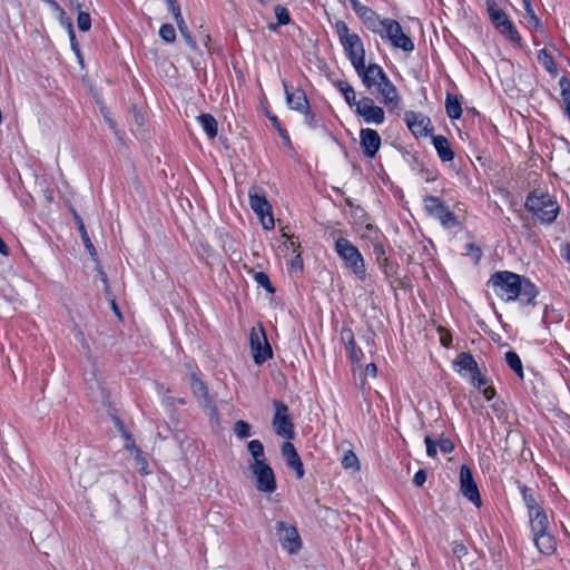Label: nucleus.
I'll return each mask as SVG.
<instances>
[{
    "instance_id": "22",
    "label": "nucleus",
    "mask_w": 570,
    "mask_h": 570,
    "mask_svg": "<svg viewBox=\"0 0 570 570\" xmlns=\"http://www.w3.org/2000/svg\"><path fill=\"white\" fill-rule=\"evenodd\" d=\"M286 100L287 104L291 106L292 109L304 111L308 109V100L306 98V95L303 90L296 89L295 91H289L287 83L283 81Z\"/></svg>"
},
{
    "instance_id": "63",
    "label": "nucleus",
    "mask_w": 570,
    "mask_h": 570,
    "mask_svg": "<svg viewBox=\"0 0 570 570\" xmlns=\"http://www.w3.org/2000/svg\"><path fill=\"white\" fill-rule=\"evenodd\" d=\"M561 256L562 258L570 263V244H566L564 246H562Z\"/></svg>"
},
{
    "instance_id": "55",
    "label": "nucleus",
    "mask_w": 570,
    "mask_h": 570,
    "mask_svg": "<svg viewBox=\"0 0 570 570\" xmlns=\"http://www.w3.org/2000/svg\"><path fill=\"white\" fill-rule=\"evenodd\" d=\"M342 335V340L345 342L346 345L348 344H352L353 341H354V334L352 332V330L350 328H344L341 333Z\"/></svg>"
},
{
    "instance_id": "29",
    "label": "nucleus",
    "mask_w": 570,
    "mask_h": 570,
    "mask_svg": "<svg viewBox=\"0 0 570 570\" xmlns=\"http://www.w3.org/2000/svg\"><path fill=\"white\" fill-rule=\"evenodd\" d=\"M454 363L459 365L461 368L471 372L472 374L480 375L478 363L469 353H460Z\"/></svg>"
},
{
    "instance_id": "2",
    "label": "nucleus",
    "mask_w": 570,
    "mask_h": 570,
    "mask_svg": "<svg viewBox=\"0 0 570 570\" xmlns=\"http://www.w3.org/2000/svg\"><path fill=\"white\" fill-rule=\"evenodd\" d=\"M524 206L533 217L544 224L553 223L559 214L556 198L540 189L529 193Z\"/></svg>"
},
{
    "instance_id": "47",
    "label": "nucleus",
    "mask_w": 570,
    "mask_h": 570,
    "mask_svg": "<svg viewBox=\"0 0 570 570\" xmlns=\"http://www.w3.org/2000/svg\"><path fill=\"white\" fill-rule=\"evenodd\" d=\"M169 11L173 13L175 21H181L184 18L180 12V6L176 0H170L167 2Z\"/></svg>"
},
{
    "instance_id": "57",
    "label": "nucleus",
    "mask_w": 570,
    "mask_h": 570,
    "mask_svg": "<svg viewBox=\"0 0 570 570\" xmlns=\"http://www.w3.org/2000/svg\"><path fill=\"white\" fill-rule=\"evenodd\" d=\"M98 276L99 278L101 279V282L104 283L105 285V292L107 294H109V285H108V277H107V274L102 271L101 267L98 268Z\"/></svg>"
},
{
    "instance_id": "59",
    "label": "nucleus",
    "mask_w": 570,
    "mask_h": 570,
    "mask_svg": "<svg viewBox=\"0 0 570 570\" xmlns=\"http://www.w3.org/2000/svg\"><path fill=\"white\" fill-rule=\"evenodd\" d=\"M452 342L451 335L448 332H441V343L443 346L449 347Z\"/></svg>"
},
{
    "instance_id": "7",
    "label": "nucleus",
    "mask_w": 570,
    "mask_h": 570,
    "mask_svg": "<svg viewBox=\"0 0 570 570\" xmlns=\"http://www.w3.org/2000/svg\"><path fill=\"white\" fill-rule=\"evenodd\" d=\"M249 205L253 212L259 217L263 227L265 229H273L275 220L272 215V206L265 195L253 188L249 190Z\"/></svg>"
},
{
    "instance_id": "31",
    "label": "nucleus",
    "mask_w": 570,
    "mask_h": 570,
    "mask_svg": "<svg viewBox=\"0 0 570 570\" xmlns=\"http://www.w3.org/2000/svg\"><path fill=\"white\" fill-rule=\"evenodd\" d=\"M373 254L375 256V259L380 267L383 269L384 274L390 277V271H387V267H390L389 258L385 255V249L381 243H374L373 245Z\"/></svg>"
},
{
    "instance_id": "33",
    "label": "nucleus",
    "mask_w": 570,
    "mask_h": 570,
    "mask_svg": "<svg viewBox=\"0 0 570 570\" xmlns=\"http://www.w3.org/2000/svg\"><path fill=\"white\" fill-rule=\"evenodd\" d=\"M538 61L539 63H541L543 66V68L554 75L557 73V66L554 63V60L552 58V56L548 52L547 49H541L539 52H538Z\"/></svg>"
},
{
    "instance_id": "50",
    "label": "nucleus",
    "mask_w": 570,
    "mask_h": 570,
    "mask_svg": "<svg viewBox=\"0 0 570 570\" xmlns=\"http://www.w3.org/2000/svg\"><path fill=\"white\" fill-rule=\"evenodd\" d=\"M372 106H374L373 99L370 97H363L361 100H357L355 105V112H358L360 110H363Z\"/></svg>"
},
{
    "instance_id": "42",
    "label": "nucleus",
    "mask_w": 570,
    "mask_h": 570,
    "mask_svg": "<svg viewBox=\"0 0 570 570\" xmlns=\"http://www.w3.org/2000/svg\"><path fill=\"white\" fill-rule=\"evenodd\" d=\"M342 465L344 469H358V459L353 451H347L344 454Z\"/></svg>"
},
{
    "instance_id": "23",
    "label": "nucleus",
    "mask_w": 570,
    "mask_h": 570,
    "mask_svg": "<svg viewBox=\"0 0 570 570\" xmlns=\"http://www.w3.org/2000/svg\"><path fill=\"white\" fill-rule=\"evenodd\" d=\"M72 215H73L75 222H76V224L78 226V230L80 233V236H81V239H82V243H83L86 249L88 250V253L91 256V258L95 262H98L97 250H96L94 244L90 240V237L88 235V232H87V229L85 227V224H83L81 217L78 215V213L76 210L72 212Z\"/></svg>"
},
{
    "instance_id": "8",
    "label": "nucleus",
    "mask_w": 570,
    "mask_h": 570,
    "mask_svg": "<svg viewBox=\"0 0 570 570\" xmlns=\"http://www.w3.org/2000/svg\"><path fill=\"white\" fill-rule=\"evenodd\" d=\"M382 38L390 40L395 48H400L406 52L414 50L412 39L403 32L402 27L396 20L385 19L384 37Z\"/></svg>"
},
{
    "instance_id": "46",
    "label": "nucleus",
    "mask_w": 570,
    "mask_h": 570,
    "mask_svg": "<svg viewBox=\"0 0 570 570\" xmlns=\"http://www.w3.org/2000/svg\"><path fill=\"white\" fill-rule=\"evenodd\" d=\"M346 350L350 354V358L353 361V362H356L358 363L363 356V352L361 348H357L356 347V344H355V341H353L352 344H348L346 345Z\"/></svg>"
},
{
    "instance_id": "34",
    "label": "nucleus",
    "mask_w": 570,
    "mask_h": 570,
    "mask_svg": "<svg viewBox=\"0 0 570 570\" xmlns=\"http://www.w3.org/2000/svg\"><path fill=\"white\" fill-rule=\"evenodd\" d=\"M505 361L511 370L514 371L520 379H523V367L519 355L513 351H509L505 353Z\"/></svg>"
},
{
    "instance_id": "40",
    "label": "nucleus",
    "mask_w": 570,
    "mask_h": 570,
    "mask_svg": "<svg viewBox=\"0 0 570 570\" xmlns=\"http://www.w3.org/2000/svg\"><path fill=\"white\" fill-rule=\"evenodd\" d=\"M234 432L240 439L249 438L250 436V425L247 422L239 420L234 425Z\"/></svg>"
},
{
    "instance_id": "51",
    "label": "nucleus",
    "mask_w": 570,
    "mask_h": 570,
    "mask_svg": "<svg viewBox=\"0 0 570 570\" xmlns=\"http://www.w3.org/2000/svg\"><path fill=\"white\" fill-rule=\"evenodd\" d=\"M452 552L458 559H461L468 553V549L463 543L454 542Z\"/></svg>"
},
{
    "instance_id": "39",
    "label": "nucleus",
    "mask_w": 570,
    "mask_h": 570,
    "mask_svg": "<svg viewBox=\"0 0 570 570\" xmlns=\"http://www.w3.org/2000/svg\"><path fill=\"white\" fill-rule=\"evenodd\" d=\"M160 38L166 42H174L176 39V30L173 24L164 23L159 29Z\"/></svg>"
},
{
    "instance_id": "9",
    "label": "nucleus",
    "mask_w": 570,
    "mask_h": 570,
    "mask_svg": "<svg viewBox=\"0 0 570 570\" xmlns=\"http://www.w3.org/2000/svg\"><path fill=\"white\" fill-rule=\"evenodd\" d=\"M275 531L281 546L288 553H296L301 549L302 541L297 529L294 525L286 524L284 521H277L275 524Z\"/></svg>"
},
{
    "instance_id": "48",
    "label": "nucleus",
    "mask_w": 570,
    "mask_h": 570,
    "mask_svg": "<svg viewBox=\"0 0 570 570\" xmlns=\"http://www.w3.org/2000/svg\"><path fill=\"white\" fill-rule=\"evenodd\" d=\"M438 446L445 454L451 453L454 450L453 442L450 439L443 436L438 441Z\"/></svg>"
},
{
    "instance_id": "20",
    "label": "nucleus",
    "mask_w": 570,
    "mask_h": 570,
    "mask_svg": "<svg viewBox=\"0 0 570 570\" xmlns=\"http://www.w3.org/2000/svg\"><path fill=\"white\" fill-rule=\"evenodd\" d=\"M282 455L285 459L287 466L296 472V476L298 479H302L304 476L303 462L293 443L285 442L282 445Z\"/></svg>"
},
{
    "instance_id": "45",
    "label": "nucleus",
    "mask_w": 570,
    "mask_h": 570,
    "mask_svg": "<svg viewBox=\"0 0 570 570\" xmlns=\"http://www.w3.org/2000/svg\"><path fill=\"white\" fill-rule=\"evenodd\" d=\"M269 120L272 121L273 126L277 129L279 136L282 137L284 144L291 145V139L285 129L281 127V124L278 121V118L276 116H268Z\"/></svg>"
},
{
    "instance_id": "26",
    "label": "nucleus",
    "mask_w": 570,
    "mask_h": 570,
    "mask_svg": "<svg viewBox=\"0 0 570 570\" xmlns=\"http://www.w3.org/2000/svg\"><path fill=\"white\" fill-rule=\"evenodd\" d=\"M367 124H383L385 119L384 110L379 106H372L356 112Z\"/></svg>"
},
{
    "instance_id": "21",
    "label": "nucleus",
    "mask_w": 570,
    "mask_h": 570,
    "mask_svg": "<svg viewBox=\"0 0 570 570\" xmlns=\"http://www.w3.org/2000/svg\"><path fill=\"white\" fill-rule=\"evenodd\" d=\"M358 17L362 19L364 24L374 33H379L384 37L385 19L381 20L380 17L368 7H365Z\"/></svg>"
},
{
    "instance_id": "27",
    "label": "nucleus",
    "mask_w": 570,
    "mask_h": 570,
    "mask_svg": "<svg viewBox=\"0 0 570 570\" xmlns=\"http://www.w3.org/2000/svg\"><path fill=\"white\" fill-rule=\"evenodd\" d=\"M534 543L539 551L543 554H551L556 550V540L548 532L539 533L534 535Z\"/></svg>"
},
{
    "instance_id": "25",
    "label": "nucleus",
    "mask_w": 570,
    "mask_h": 570,
    "mask_svg": "<svg viewBox=\"0 0 570 570\" xmlns=\"http://www.w3.org/2000/svg\"><path fill=\"white\" fill-rule=\"evenodd\" d=\"M529 517L533 535L547 532L549 521L542 509L535 510L532 514H529Z\"/></svg>"
},
{
    "instance_id": "43",
    "label": "nucleus",
    "mask_w": 570,
    "mask_h": 570,
    "mask_svg": "<svg viewBox=\"0 0 570 570\" xmlns=\"http://www.w3.org/2000/svg\"><path fill=\"white\" fill-rule=\"evenodd\" d=\"M77 26L80 31H83V32L89 31L91 28V19H90L89 13L79 11L78 18H77Z\"/></svg>"
},
{
    "instance_id": "5",
    "label": "nucleus",
    "mask_w": 570,
    "mask_h": 570,
    "mask_svg": "<svg viewBox=\"0 0 570 570\" xmlns=\"http://www.w3.org/2000/svg\"><path fill=\"white\" fill-rule=\"evenodd\" d=\"M487 10L491 22L511 42L520 43L521 37L505 12L493 0H487Z\"/></svg>"
},
{
    "instance_id": "32",
    "label": "nucleus",
    "mask_w": 570,
    "mask_h": 570,
    "mask_svg": "<svg viewBox=\"0 0 570 570\" xmlns=\"http://www.w3.org/2000/svg\"><path fill=\"white\" fill-rule=\"evenodd\" d=\"M335 86L342 92L346 104L350 107H353L356 105L357 100H356L355 91H354L353 87L347 81L338 80L335 82Z\"/></svg>"
},
{
    "instance_id": "44",
    "label": "nucleus",
    "mask_w": 570,
    "mask_h": 570,
    "mask_svg": "<svg viewBox=\"0 0 570 570\" xmlns=\"http://www.w3.org/2000/svg\"><path fill=\"white\" fill-rule=\"evenodd\" d=\"M66 24H67L68 35H69V38H70L71 48L75 51V53L80 58V48H79V45H78V42L76 40L72 22L69 19H67Z\"/></svg>"
},
{
    "instance_id": "61",
    "label": "nucleus",
    "mask_w": 570,
    "mask_h": 570,
    "mask_svg": "<svg viewBox=\"0 0 570 570\" xmlns=\"http://www.w3.org/2000/svg\"><path fill=\"white\" fill-rule=\"evenodd\" d=\"M376 373H377V367L374 363H370L366 365V367H365L366 375H371V376L375 377Z\"/></svg>"
},
{
    "instance_id": "1",
    "label": "nucleus",
    "mask_w": 570,
    "mask_h": 570,
    "mask_svg": "<svg viewBox=\"0 0 570 570\" xmlns=\"http://www.w3.org/2000/svg\"><path fill=\"white\" fill-rule=\"evenodd\" d=\"M488 284L507 302L520 298L525 304H534L538 295L537 286L529 278L509 271L495 272Z\"/></svg>"
},
{
    "instance_id": "28",
    "label": "nucleus",
    "mask_w": 570,
    "mask_h": 570,
    "mask_svg": "<svg viewBox=\"0 0 570 570\" xmlns=\"http://www.w3.org/2000/svg\"><path fill=\"white\" fill-rule=\"evenodd\" d=\"M197 120L208 138L213 139L217 136V121L210 114H202L197 117Z\"/></svg>"
},
{
    "instance_id": "41",
    "label": "nucleus",
    "mask_w": 570,
    "mask_h": 570,
    "mask_svg": "<svg viewBox=\"0 0 570 570\" xmlns=\"http://www.w3.org/2000/svg\"><path fill=\"white\" fill-rule=\"evenodd\" d=\"M254 279L256 281V283L264 287L266 291H268L269 293H274V287L272 286L271 284V281H269V277L266 273L264 272H256L254 274Z\"/></svg>"
},
{
    "instance_id": "54",
    "label": "nucleus",
    "mask_w": 570,
    "mask_h": 570,
    "mask_svg": "<svg viewBox=\"0 0 570 570\" xmlns=\"http://www.w3.org/2000/svg\"><path fill=\"white\" fill-rule=\"evenodd\" d=\"M468 247L470 249V255L472 256L474 262L478 263L482 256L481 249L474 244H469Z\"/></svg>"
},
{
    "instance_id": "24",
    "label": "nucleus",
    "mask_w": 570,
    "mask_h": 570,
    "mask_svg": "<svg viewBox=\"0 0 570 570\" xmlns=\"http://www.w3.org/2000/svg\"><path fill=\"white\" fill-rule=\"evenodd\" d=\"M432 142L438 151V155L439 157L443 160V161H451L453 160L454 158V153L450 146V142L449 140L442 136V135H436V136H433L432 138Z\"/></svg>"
},
{
    "instance_id": "10",
    "label": "nucleus",
    "mask_w": 570,
    "mask_h": 570,
    "mask_svg": "<svg viewBox=\"0 0 570 570\" xmlns=\"http://www.w3.org/2000/svg\"><path fill=\"white\" fill-rule=\"evenodd\" d=\"M424 208L429 215L439 219L445 227H452L458 224L454 214L444 205L439 197L426 196L424 198Z\"/></svg>"
},
{
    "instance_id": "15",
    "label": "nucleus",
    "mask_w": 570,
    "mask_h": 570,
    "mask_svg": "<svg viewBox=\"0 0 570 570\" xmlns=\"http://www.w3.org/2000/svg\"><path fill=\"white\" fill-rule=\"evenodd\" d=\"M460 491L475 507L479 508L481 505V497L473 480L472 471L468 465L460 468Z\"/></svg>"
},
{
    "instance_id": "35",
    "label": "nucleus",
    "mask_w": 570,
    "mask_h": 570,
    "mask_svg": "<svg viewBox=\"0 0 570 570\" xmlns=\"http://www.w3.org/2000/svg\"><path fill=\"white\" fill-rule=\"evenodd\" d=\"M247 449L254 459V463L265 462L264 446L259 440L249 441Z\"/></svg>"
},
{
    "instance_id": "56",
    "label": "nucleus",
    "mask_w": 570,
    "mask_h": 570,
    "mask_svg": "<svg viewBox=\"0 0 570 570\" xmlns=\"http://www.w3.org/2000/svg\"><path fill=\"white\" fill-rule=\"evenodd\" d=\"M559 86L561 88V95L564 92H570V81L567 77H561L559 80Z\"/></svg>"
},
{
    "instance_id": "11",
    "label": "nucleus",
    "mask_w": 570,
    "mask_h": 570,
    "mask_svg": "<svg viewBox=\"0 0 570 570\" xmlns=\"http://www.w3.org/2000/svg\"><path fill=\"white\" fill-rule=\"evenodd\" d=\"M249 469L255 476V487L258 491L266 493L275 491V475L272 468L266 462L253 463Z\"/></svg>"
},
{
    "instance_id": "49",
    "label": "nucleus",
    "mask_w": 570,
    "mask_h": 570,
    "mask_svg": "<svg viewBox=\"0 0 570 570\" xmlns=\"http://www.w3.org/2000/svg\"><path fill=\"white\" fill-rule=\"evenodd\" d=\"M424 442L426 444V454L431 458H435L438 443H435L430 435L425 436Z\"/></svg>"
},
{
    "instance_id": "62",
    "label": "nucleus",
    "mask_w": 570,
    "mask_h": 570,
    "mask_svg": "<svg viewBox=\"0 0 570 570\" xmlns=\"http://www.w3.org/2000/svg\"><path fill=\"white\" fill-rule=\"evenodd\" d=\"M483 395L487 400H492L495 396V390L492 386H488L483 390Z\"/></svg>"
},
{
    "instance_id": "53",
    "label": "nucleus",
    "mask_w": 570,
    "mask_h": 570,
    "mask_svg": "<svg viewBox=\"0 0 570 570\" xmlns=\"http://www.w3.org/2000/svg\"><path fill=\"white\" fill-rule=\"evenodd\" d=\"M426 481V472L424 470H419L413 478V483L416 487H422L424 482Z\"/></svg>"
},
{
    "instance_id": "12",
    "label": "nucleus",
    "mask_w": 570,
    "mask_h": 570,
    "mask_svg": "<svg viewBox=\"0 0 570 570\" xmlns=\"http://www.w3.org/2000/svg\"><path fill=\"white\" fill-rule=\"evenodd\" d=\"M75 474L78 478V482L82 488H88L95 484L99 478L98 464L85 456L76 458Z\"/></svg>"
},
{
    "instance_id": "52",
    "label": "nucleus",
    "mask_w": 570,
    "mask_h": 570,
    "mask_svg": "<svg viewBox=\"0 0 570 570\" xmlns=\"http://www.w3.org/2000/svg\"><path fill=\"white\" fill-rule=\"evenodd\" d=\"M522 1H523V6H524V10L527 12V16H529L531 20H534L535 26H539L540 21L531 7L530 0H522Z\"/></svg>"
},
{
    "instance_id": "64",
    "label": "nucleus",
    "mask_w": 570,
    "mask_h": 570,
    "mask_svg": "<svg viewBox=\"0 0 570 570\" xmlns=\"http://www.w3.org/2000/svg\"><path fill=\"white\" fill-rule=\"evenodd\" d=\"M173 438L181 445L185 440V434L183 431H175L173 432Z\"/></svg>"
},
{
    "instance_id": "4",
    "label": "nucleus",
    "mask_w": 570,
    "mask_h": 570,
    "mask_svg": "<svg viewBox=\"0 0 570 570\" xmlns=\"http://www.w3.org/2000/svg\"><path fill=\"white\" fill-rule=\"evenodd\" d=\"M335 250L343 259L345 267L352 269L358 279L364 281L366 268L360 250L348 239L343 237L336 239Z\"/></svg>"
},
{
    "instance_id": "38",
    "label": "nucleus",
    "mask_w": 570,
    "mask_h": 570,
    "mask_svg": "<svg viewBox=\"0 0 570 570\" xmlns=\"http://www.w3.org/2000/svg\"><path fill=\"white\" fill-rule=\"evenodd\" d=\"M176 23H177L180 35L186 40L187 45L193 50L197 49L196 40L191 37L190 31H189L187 24L185 23V20L183 19L181 21H177Z\"/></svg>"
},
{
    "instance_id": "14",
    "label": "nucleus",
    "mask_w": 570,
    "mask_h": 570,
    "mask_svg": "<svg viewBox=\"0 0 570 570\" xmlns=\"http://www.w3.org/2000/svg\"><path fill=\"white\" fill-rule=\"evenodd\" d=\"M354 69L358 77L362 79L363 85L371 92H374V89L377 87V85L387 77L383 69L376 63H370L368 66H365L364 61L362 67Z\"/></svg>"
},
{
    "instance_id": "16",
    "label": "nucleus",
    "mask_w": 570,
    "mask_h": 570,
    "mask_svg": "<svg viewBox=\"0 0 570 570\" xmlns=\"http://www.w3.org/2000/svg\"><path fill=\"white\" fill-rule=\"evenodd\" d=\"M190 387L194 395L199 400L200 405L208 409L212 415L217 414V407L208 393L206 384L194 373L190 375Z\"/></svg>"
},
{
    "instance_id": "37",
    "label": "nucleus",
    "mask_w": 570,
    "mask_h": 570,
    "mask_svg": "<svg viewBox=\"0 0 570 570\" xmlns=\"http://www.w3.org/2000/svg\"><path fill=\"white\" fill-rule=\"evenodd\" d=\"M275 11V16H276V19H277V23L276 24H271L269 28L272 30H276L277 26H285V24H288L291 22V17H289V13L287 11V9L281 4H277L274 9Z\"/></svg>"
},
{
    "instance_id": "19",
    "label": "nucleus",
    "mask_w": 570,
    "mask_h": 570,
    "mask_svg": "<svg viewBox=\"0 0 570 570\" xmlns=\"http://www.w3.org/2000/svg\"><path fill=\"white\" fill-rule=\"evenodd\" d=\"M360 138L364 155L368 158H373L381 147L380 135L374 129L364 128L361 129Z\"/></svg>"
},
{
    "instance_id": "18",
    "label": "nucleus",
    "mask_w": 570,
    "mask_h": 570,
    "mask_svg": "<svg viewBox=\"0 0 570 570\" xmlns=\"http://www.w3.org/2000/svg\"><path fill=\"white\" fill-rule=\"evenodd\" d=\"M380 97L381 102L391 109H395L399 107L400 97L396 90V87L392 83V81L386 77L382 80L377 87L374 89Z\"/></svg>"
},
{
    "instance_id": "3",
    "label": "nucleus",
    "mask_w": 570,
    "mask_h": 570,
    "mask_svg": "<svg viewBox=\"0 0 570 570\" xmlns=\"http://www.w3.org/2000/svg\"><path fill=\"white\" fill-rule=\"evenodd\" d=\"M334 28L352 66L354 68L362 67L365 61V49L360 36L351 32L342 20L336 21Z\"/></svg>"
},
{
    "instance_id": "30",
    "label": "nucleus",
    "mask_w": 570,
    "mask_h": 570,
    "mask_svg": "<svg viewBox=\"0 0 570 570\" xmlns=\"http://www.w3.org/2000/svg\"><path fill=\"white\" fill-rule=\"evenodd\" d=\"M446 115L451 119H459L462 115L461 104L456 96L448 94L445 99Z\"/></svg>"
},
{
    "instance_id": "6",
    "label": "nucleus",
    "mask_w": 570,
    "mask_h": 570,
    "mask_svg": "<svg viewBox=\"0 0 570 570\" xmlns=\"http://www.w3.org/2000/svg\"><path fill=\"white\" fill-rule=\"evenodd\" d=\"M273 405L275 407V414L272 425L275 433L286 440H293L295 438V431L288 406L278 400H274Z\"/></svg>"
},
{
    "instance_id": "58",
    "label": "nucleus",
    "mask_w": 570,
    "mask_h": 570,
    "mask_svg": "<svg viewBox=\"0 0 570 570\" xmlns=\"http://www.w3.org/2000/svg\"><path fill=\"white\" fill-rule=\"evenodd\" d=\"M305 112V122L309 126V127H315V115L312 114L308 109L304 110Z\"/></svg>"
},
{
    "instance_id": "60",
    "label": "nucleus",
    "mask_w": 570,
    "mask_h": 570,
    "mask_svg": "<svg viewBox=\"0 0 570 570\" xmlns=\"http://www.w3.org/2000/svg\"><path fill=\"white\" fill-rule=\"evenodd\" d=\"M353 10L358 14L366 6H363L358 0H347Z\"/></svg>"
},
{
    "instance_id": "36",
    "label": "nucleus",
    "mask_w": 570,
    "mask_h": 570,
    "mask_svg": "<svg viewBox=\"0 0 570 570\" xmlns=\"http://www.w3.org/2000/svg\"><path fill=\"white\" fill-rule=\"evenodd\" d=\"M520 491L522 493V498L524 500V503L528 508V511H529V514H532V512H534L535 510H539L541 509L535 499H534V495L532 493V490L530 488H528L527 485H521L520 487Z\"/></svg>"
},
{
    "instance_id": "13",
    "label": "nucleus",
    "mask_w": 570,
    "mask_h": 570,
    "mask_svg": "<svg viewBox=\"0 0 570 570\" xmlns=\"http://www.w3.org/2000/svg\"><path fill=\"white\" fill-rule=\"evenodd\" d=\"M250 350L256 364H263L267 358L272 357V347L267 342L264 330L252 328L249 334Z\"/></svg>"
},
{
    "instance_id": "17",
    "label": "nucleus",
    "mask_w": 570,
    "mask_h": 570,
    "mask_svg": "<svg viewBox=\"0 0 570 570\" xmlns=\"http://www.w3.org/2000/svg\"><path fill=\"white\" fill-rule=\"evenodd\" d=\"M404 120L415 137L426 136L430 131L429 126L431 125V120L421 112L406 111L404 114ZM433 128H431V130Z\"/></svg>"
}]
</instances>
